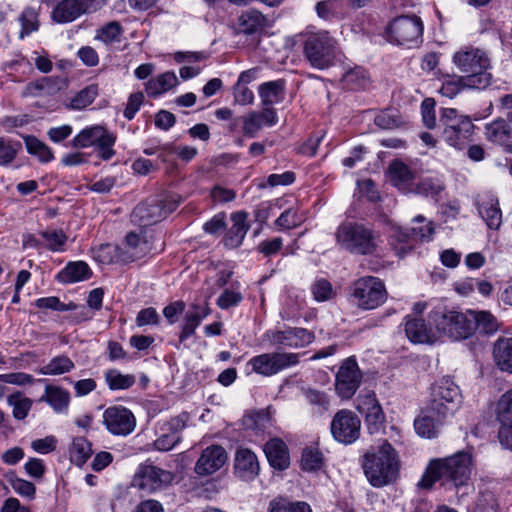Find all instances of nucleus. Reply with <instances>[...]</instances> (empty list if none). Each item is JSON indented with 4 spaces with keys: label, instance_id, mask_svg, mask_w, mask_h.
Instances as JSON below:
<instances>
[{
    "label": "nucleus",
    "instance_id": "c03bdc74",
    "mask_svg": "<svg viewBox=\"0 0 512 512\" xmlns=\"http://www.w3.org/2000/svg\"><path fill=\"white\" fill-rule=\"evenodd\" d=\"M105 382L111 390L128 389L135 384V376L123 374L117 369H109L104 374Z\"/></svg>",
    "mask_w": 512,
    "mask_h": 512
},
{
    "label": "nucleus",
    "instance_id": "39448f33",
    "mask_svg": "<svg viewBox=\"0 0 512 512\" xmlns=\"http://www.w3.org/2000/svg\"><path fill=\"white\" fill-rule=\"evenodd\" d=\"M430 321L439 333L452 340H461L474 333L476 318L471 310L460 312L440 305L430 312Z\"/></svg>",
    "mask_w": 512,
    "mask_h": 512
},
{
    "label": "nucleus",
    "instance_id": "dca6fc26",
    "mask_svg": "<svg viewBox=\"0 0 512 512\" xmlns=\"http://www.w3.org/2000/svg\"><path fill=\"white\" fill-rule=\"evenodd\" d=\"M106 0H62L52 11V19L57 23H69L82 14L99 10Z\"/></svg>",
    "mask_w": 512,
    "mask_h": 512
},
{
    "label": "nucleus",
    "instance_id": "473e14b6",
    "mask_svg": "<svg viewBox=\"0 0 512 512\" xmlns=\"http://www.w3.org/2000/svg\"><path fill=\"white\" fill-rule=\"evenodd\" d=\"M258 92L264 106L270 107L280 103L285 95V81L279 79L265 82L259 86Z\"/></svg>",
    "mask_w": 512,
    "mask_h": 512
},
{
    "label": "nucleus",
    "instance_id": "c85d7f7f",
    "mask_svg": "<svg viewBox=\"0 0 512 512\" xmlns=\"http://www.w3.org/2000/svg\"><path fill=\"white\" fill-rule=\"evenodd\" d=\"M60 90L59 80L52 77H43L29 82L22 91L23 97H46L55 95Z\"/></svg>",
    "mask_w": 512,
    "mask_h": 512
},
{
    "label": "nucleus",
    "instance_id": "2eb2a0df",
    "mask_svg": "<svg viewBox=\"0 0 512 512\" xmlns=\"http://www.w3.org/2000/svg\"><path fill=\"white\" fill-rule=\"evenodd\" d=\"M361 420L351 410H339L333 417L330 430L339 443L352 444L360 436Z\"/></svg>",
    "mask_w": 512,
    "mask_h": 512
},
{
    "label": "nucleus",
    "instance_id": "6e6552de",
    "mask_svg": "<svg viewBox=\"0 0 512 512\" xmlns=\"http://www.w3.org/2000/svg\"><path fill=\"white\" fill-rule=\"evenodd\" d=\"M423 29V22L417 15H401L387 26V40L408 48L416 47L422 42Z\"/></svg>",
    "mask_w": 512,
    "mask_h": 512
},
{
    "label": "nucleus",
    "instance_id": "4be33fe9",
    "mask_svg": "<svg viewBox=\"0 0 512 512\" xmlns=\"http://www.w3.org/2000/svg\"><path fill=\"white\" fill-rule=\"evenodd\" d=\"M121 247L122 264H128L152 253L153 247L144 233L129 232Z\"/></svg>",
    "mask_w": 512,
    "mask_h": 512
},
{
    "label": "nucleus",
    "instance_id": "9d476101",
    "mask_svg": "<svg viewBox=\"0 0 512 512\" xmlns=\"http://www.w3.org/2000/svg\"><path fill=\"white\" fill-rule=\"evenodd\" d=\"M351 298L358 308L372 310L386 301L387 291L381 279L374 276H365L353 282Z\"/></svg>",
    "mask_w": 512,
    "mask_h": 512
},
{
    "label": "nucleus",
    "instance_id": "bb28decb",
    "mask_svg": "<svg viewBox=\"0 0 512 512\" xmlns=\"http://www.w3.org/2000/svg\"><path fill=\"white\" fill-rule=\"evenodd\" d=\"M264 453L274 469L282 471L289 467V451L283 440L279 438L270 439L264 446Z\"/></svg>",
    "mask_w": 512,
    "mask_h": 512
},
{
    "label": "nucleus",
    "instance_id": "2f4dec72",
    "mask_svg": "<svg viewBox=\"0 0 512 512\" xmlns=\"http://www.w3.org/2000/svg\"><path fill=\"white\" fill-rule=\"evenodd\" d=\"M390 177L393 184L403 192H412L415 173L402 162H393L389 166Z\"/></svg>",
    "mask_w": 512,
    "mask_h": 512
},
{
    "label": "nucleus",
    "instance_id": "f8f14e48",
    "mask_svg": "<svg viewBox=\"0 0 512 512\" xmlns=\"http://www.w3.org/2000/svg\"><path fill=\"white\" fill-rule=\"evenodd\" d=\"M413 221L420 226L412 227L410 230L396 228L390 237V245L395 254L403 258L409 254L418 240L430 239L434 232L431 222H427L422 215L416 216Z\"/></svg>",
    "mask_w": 512,
    "mask_h": 512
},
{
    "label": "nucleus",
    "instance_id": "7c9ffc66",
    "mask_svg": "<svg viewBox=\"0 0 512 512\" xmlns=\"http://www.w3.org/2000/svg\"><path fill=\"white\" fill-rule=\"evenodd\" d=\"M444 418L436 415V413H429L427 408L422 415L415 419V431L421 437L434 438L437 436Z\"/></svg>",
    "mask_w": 512,
    "mask_h": 512
},
{
    "label": "nucleus",
    "instance_id": "49530a36",
    "mask_svg": "<svg viewBox=\"0 0 512 512\" xmlns=\"http://www.w3.org/2000/svg\"><path fill=\"white\" fill-rule=\"evenodd\" d=\"M7 403L12 407L13 417L17 420L25 419L33 404L30 398L24 396L20 392L10 394L7 397Z\"/></svg>",
    "mask_w": 512,
    "mask_h": 512
},
{
    "label": "nucleus",
    "instance_id": "0e129e2a",
    "mask_svg": "<svg viewBox=\"0 0 512 512\" xmlns=\"http://www.w3.org/2000/svg\"><path fill=\"white\" fill-rule=\"evenodd\" d=\"M160 435L154 441V447L159 451H169L175 447L177 443L180 442L181 437L175 436L173 433L164 431V428L161 426Z\"/></svg>",
    "mask_w": 512,
    "mask_h": 512
},
{
    "label": "nucleus",
    "instance_id": "5701e85b",
    "mask_svg": "<svg viewBox=\"0 0 512 512\" xmlns=\"http://www.w3.org/2000/svg\"><path fill=\"white\" fill-rule=\"evenodd\" d=\"M227 458V452L222 446H208L202 451L194 470L200 476L211 475L224 466Z\"/></svg>",
    "mask_w": 512,
    "mask_h": 512
},
{
    "label": "nucleus",
    "instance_id": "9b49d317",
    "mask_svg": "<svg viewBox=\"0 0 512 512\" xmlns=\"http://www.w3.org/2000/svg\"><path fill=\"white\" fill-rule=\"evenodd\" d=\"M430 396L428 412L440 417L452 415L461 403L460 390L449 377H443L433 384Z\"/></svg>",
    "mask_w": 512,
    "mask_h": 512
},
{
    "label": "nucleus",
    "instance_id": "f704fd0d",
    "mask_svg": "<svg viewBox=\"0 0 512 512\" xmlns=\"http://www.w3.org/2000/svg\"><path fill=\"white\" fill-rule=\"evenodd\" d=\"M486 137L489 141L508 146L511 138L512 128L509 123L503 119H497L485 127Z\"/></svg>",
    "mask_w": 512,
    "mask_h": 512
},
{
    "label": "nucleus",
    "instance_id": "f03ea898",
    "mask_svg": "<svg viewBox=\"0 0 512 512\" xmlns=\"http://www.w3.org/2000/svg\"><path fill=\"white\" fill-rule=\"evenodd\" d=\"M399 468L398 454L386 440L364 456V473L373 487L380 488L395 482Z\"/></svg>",
    "mask_w": 512,
    "mask_h": 512
},
{
    "label": "nucleus",
    "instance_id": "412c9836",
    "mask_svg": "<svg viewBox=\"0 0 512 512\" xmlns=\"http://www.w3.org/2000/svg\"><path fill=\"white\" fill-rule=\"evenodd\" d=\"M356 409L365 416L370 433H376L380 430L385 421V414L374 392L359 394L356 399Z\"/></svg>",
    "mask_w": 512,
    "mask_h": 512
},
{
    "label": "nucleus",
    "instance_id": "3c124183",
    "mask_svg": "<svg viewBox=\"0 0 512 512\" xmlns=\"http://www.w3.org/2000/svg\"><path fill=\"white\" fill-rule=\"evenodd\" d=\"M201 319L198 312L195 311L192 305L185 312L183 323L181 325V332L179 334V342L183 343L190 336L195 333L196 328L201 324Z\"/></svg>",
    "mask_w": 512,
    "mask_h": 512
},
{
    "label": "nucleus",
    "instance_id": "680f3d73",
    "mask_svg": "<svg viewBox=\"0 0 512 512\" xmlns=\"http://www.w3.org/2000/svg\"><path fill=\"white\" fill-rule=\"evenodd\" d=\"M303 221L302 216L292 208L286 209L275 221V224L282 229H292L299 226Z\"/></svg>",
    "mask_w": 512,
    "mask_h": 512
},
{
    "label": "nucleus",
    "instance_id": "774afa93",
    "mask_svg": "<svg viewBox=\"0 0 512 512\" xmlns=\"http://www.w3.org/2000/svg\"><path fill=\"white\" fill-rule=\"evenodd\" d=\"M185 307V302L182 300L174 301L165 306L163 309V315L167 322L169 324H175L178 321L179 315L185 311Z\"/></svg>",
    "mask_w": 512,
    "mask_h": 512
},
{
    "label": "nucleus",
    "instance_id": "ea45409f",
    "mask_svg": "<svg viewBox=\"0 0 512 512\" xmlns=\"http://www.w3.org/2000/svg\"><path fill=\"white\" fill-rule=\"evenodd\" d=\"M48 402L56 412L67 409L70 396L69 393L59 387L48 385L45 388V395L41 398Z\"/></svg>",
    "mask_w": 512,
    "mask_h": 512
},
{
    "label": "nucleus",
    "instance_id": "393cba45",
    "mask_svg": "<svg viewBox=\"0 0 512 512\" xmlns=\"http://www.w3.org/2000/svg\"><path fill=\"white\" fill-rule=\"evenodd\" d=\"M277 121L276 111L272 107H265L260 112H250L243 118V133L255 137L262 127L273 126Z\"/></svg>",
    "mask_w": 512,
    "mask_h": 512
},
{
    "label": "nucleus",
    "instance_id": "5fc2aeb1",
    "mask_svg": "<svg viewBox=\"0 0 512 512\" xmlns=\"http://www.w3.org/2000/svg\"><path fill=\"white\" fill-rule=\"evenodd\" d=\"M471 313L476 318V323L474 326V332L476 330L480 331L484 334H492L498 329V321L497 319L489 312L486 311H472Z\"/></svg>",
    "mask_w": 512,
    "mask_h": 512
},
{
    "label": "nucleus",
    "instance_id": "09e8293b",
    "mask_svg": "<svg viewBox=\"0 0 512 512\" xmlns=\"http://www.w3.org/2000/svg\"><path fill=\"white\" fill-rule=\"evenodd\" d=\"M324 465L321 451L316 447H307L302 452L301 468L307 472L320 470Z\"/></svg>",
    "mask_w": 512,
    "mask_h": 512
},
{
    "label": "nucleus",
    "instance_id": "20e7f679",
    "mask_svg": "<svg viewBox=\"0 0 512 512\" xmlns=\"http://www.w3.org/2000/svg\"><path fill=\"white\" fill-rule=\"evenodd\" d=\"M337 245L353 255H372L378 248L379 236L362 223L346 221L335 231Z\"/></svg>",
    "mask_w": 512,
    "mask_h": 512
},
{
    "label": "nucleus",
    "instance_id": "cd10ccee",
    "mask_svg": "<svg viewBox=\"0 0 512 512\" xmlns=\"http://www.w3.org/2000/svg\"><path fill=\"white\" fill-rule=\"evenodd\" d=\"M247 218L248 214L244 211H239L231 215L233 224L223 240L226 247L236 248L242 244L243 239L249 230Z\"/></svg>",
    "mask_w": 512,
    "mask_h": 512
},
{
    "label": "nucleus",
    "instance_id": "052dcab7",
    "mask_svg": "<svg viewBox=\"0 0 512 512\" xmlns=\"http://www.w3.org/2000/svg\"><path fill=\"white\" fill-rule=\"evenodd\" d=\"M244 424L247 428L264 431L271 425V416L267 411H258L250 414L244 420Z\"/></svg>",
    "mask_w": 512,
    "mask_h": 512
},
{
    "label": "nucleus",
    "instance_id": "a878e982",
    "mask_svg": "<svg viewBox=\"0 0 512 512\" xmlns=\"http://www.w3.org/2000/svg\"><path fill=\"white\" fill-rule=\"evenodd\" d=\"M235 473L244 480H252L260 470L256 454L248 448H240L235 454Z\"/></svg>",
    "mask_w": 512,
    "mask_h": 512
},
{
    "label": "nucleus",
    "instance_id": "a19ab883",
    "mask_svg": "<svg viewBox=\"0 0 512 512\" xmlns=\"http://www.w3.org/2000/svg\"><path fill=\"white\" fill-rule=\"evenodd\" d=\"M75 367L74 362L65 355L53 357L46 365L42 366L39 373L42 375H62L70 372Z\"/></svg>",
    "mask_w": 512,
    "mask_h": 512
},
{
    "label": "nucleus",
    "instance_id": "58836bf2",
    "mask_svg": "<svg viewBox=\"0 0 512 512\" xmlns=\"http://www.w3.org/2000/svg\"><path fill=\"white\" fill-rule=\"evenodd\" d=\"M265 25V17L257 10H247L239 17V29L245 34H253Z\"/></svg>",
    "mask_w": 512,
    "mask_h": 512
},
{
    "label": "nucleus",
    "instance_id": "ddd939ff",
    "mask_svg": "<svg viewBox=\"0 0 512 512\" xmlns=\"http://www.w3.org/2000/svg\"><path fill=\"white\" fill-rule=\"evenodd\" d=\"M299 363V354L288 352H270L252 357L248 361L251 369L262 376H273Z\"/></svg>",
    "mask_w": 512,
    "mask_h": 512
},
{
    "label": "nucleus",
    "instance_id": "79ce46f5",
    "mask_svg": "<svg viewBox=\"0 0 512 512\" xmlns=\"http://www.w3.org/2000/svg\"><path fill=\"white\" fill-rule=\"evenodd\" d=\"M494 353L499 368L512 373V338L500 339Z\"/></svg>",
    "mask_w": 512,
    "mask_h": 512
},
{
    "label": "nucleus",
    "instance_id": "e2e57ef3",
    "mask_svg": "<svg viewBox=\"0 0 512 512\" xmlns=\"http://www.w3.org/2000/svg\"><path fill=\"white\" fill-rule=\"evenodd\" d=\"M189 418L190 416L187 412H182L179 415L172 417L169 421L163 423L162 427L164 428V431L167 430L175 436L181 437V432L187 426Z\"/></svg>",
    "mask_w": 512,
    "mask_h": 512
},
{
    "label": "nucleus",
    "instance_id": "c756f323",
    "mask_svg": "<svg viewBox=\"0 0 512 512\" xmlns=\"http://www.w3.org/2000/svg\"><path fill=\"white\" fill-rule=\"evenodd\" d=\"M92 271L84 261L69 262L56 276L62 283H75L90 278Z\"/></svg>",
    "mask_w": 512,
    "mask_h": 512
},
{
    "label": "nucleus",
    "instance_id": "423d86ee",
    "mask_svg": "<svg viewBox=\"0 0 512 512\" xmlns=\"http://www.w3.org/2000/svg\"><path fill=\"white\" fill-rule=\"evenodd\" d=\"M439 124L441 139L449 147L461 151L471 142L475 125L469 116L459 113L457 109H441Z\"/></svg>",
    "mask_w": 512,
    "mask_h": 512
},
{
    "label": "nucleus",
    "instance_id": "bf43d9fd",
    "mask_svg": "<svg viewBox=\"0 0 512 512\" xmlns=\"http://www.w3.org/2000/svg\"><path fill=\"white\" fill-rule=\"evenodd\" d=\"M343 81L350 89L365 88L368 83L367 72L361 67H355L344 74Z\"/></svg>",
    "mask_w": 512,
    "mask_h": 512
},
{
    "label": "nucleus",
    "instance_id": "6ab92c4d",
    "mask_svg": "<svg viewBox=\"0 0 512 512\" xmlns=\"http://www.w3.org/2000/svg\"><path fill=\"white\" fill-rule=\"evenodd\" d=\"M265 337L272 345L289 348H301L314 340V334L305 328L288 327L284 330H269Z\"/></svg>",
    "mask_w": 512,
    "mask_h": 512
},
{
    "label": "nucleus",
    "instance_id": "1a4fd4ad",
    "mask_svg": "<svg viewBox=\"0 0 512 512\" xmlns=\"http://www.w3.org/2000/svg\"><path fill=\"white\" fill-rule=\"evenodd\" d=\"M180 198L165 195L138 204L132 212V221L140 226H149L165 219L179 206Z\"/></svg>",
    "mask_w": 512,
    "mask_h": 512
},
{
    "label": "nucleus",
    "instance_id": "de8ad7c7",
    "mask_svg": "<svg viewBox=\"0 0 512 512\" xmlns=\"http://www.w3.org/2000/svg\"><path fill=\"white\" fill-rule=\"evenodd\" d=\"M267 512H312L305 502H292L287 498H275L270 501Z\"/></svg>",
    "mask_w": 512,
    "mask_h": 512
},
{
    "label": "nucleus",
    "instance_id": "aec40b11",
    "mask_svg": "<svg viewBox=\"0 0 512 512\" xmlns=\"http://www.w3.org/2000/svg\"><path fill=\"white\" fill-rule=\"evenodd\" d=\"M173 474L153 465L142 466L134 478V485L142 491L152 493L169 485Z\"/></svg>",
    "mask_w": 512,
    "mask_h": 512
},
{
    "label": "nucleus",
    "instance_id": "6e6d98bb",
    "mask_svg": "<svg viewBox=\"0 0 512 512\" xmlns=\"http://www.w3.org/2000/svg\"><path fill=\"white\" fill-rule=\"evenodd\" d=\"M98 95V86L89 85L79 91L71 100L70 106L75 110H82L89 106Z\"/></svg>",
    "mask_w": 512,
    "mask_h": 512
},
{
    "label": "nucleus",
    "instance_id": "c9c22d12",
    "mask_svg": "<svg viewBox=\"0 0 512 512\" xmlns=\"http://www.w3.org/2000/svg\"><path fill=\"white\" fill-rule=\"evenodd\" d=\"M177 83L178 79L173 72H165L148 81L146 92L150 96H158L176 86Z\"/></svg>",
    "mask_w": 512,
    "mask_h": 512
},
{
    "label": "nucleus",
    "instance_id": "4c0bfd02",
    "mask_svg": "<svg viewBox=\"0 0 512 512\" xmlns=\"http://www.w3.org/2000/svg\"><path fill=\"white\" fill-rule=\"evenodd\" d=\"M94 259L102 264L121 263V247L120 245L105 243L92 249Z\"/></svg>",
    "mask_w": 512,
    "mask_h": 512
},
{
    "label": "nucleus",
    "instance_id": "864d4df0",
    "mask_svg": "<svg viewBox=\"0 0 512 512\" xmlns=\"http://www.w3.org/2000/svg\"><path fill=\"white\" fill-rule=\"evenodd\" d=\"M22 144L19 141L0 137V166H6L14 161Z\"/></svg>",
    "mask_w": 512,
    "mask_h": 512
},
{
    "label": "nucleus",
    "instance_id": "4d7b16f0",
    "mask_svg": "<svg viewBox=\"0 0 512 512\" xmlns=\"http://www.w3.org/2000/svg\"><path fill=\"white\" fill-rule=\"evenodd\" d=\"M466 82L465 76L447 78L443 81L439 93L444 97L452 99L463 89L471 88Z\"/></svg>",
    "mask_w": 512,
    "mask_h": 512
},
{
    "label": "nucleus",
    "instance_id": "a18cd8bd",
    "mask_svg": "<svg viewBox=\"0 0 512 512\" xmlns=\"http://www.w3.org/2000/svg\"><path fill=\"white\" fill-rule=\"evenodd\" d=\"M24 143L27 152L36 156L41 162L47 163L54 158L52 150L35 136H25Z\"/></svg>",
    "mask_w": 512,
    "mask_h": 512
},
{
    "label": "nucleus",
    "instance_id": "603ef678",
    "mask_svg": "<svg viewBox=\"0 0 512 512\" xmlns=\"http://www.w3.org/2000/svg\"><path fill=\"white\" fill-rule=\"evenodd\" d=\"M313 298L317 302H325L333 299L336 292L331 282L325 278L316 279L310 287Z\"/></svg>",
    "mask_w": 512,
    "mask_h": 512
},
{
    "label": "nucleus",
    "instance_id": "8fccbe9b",
    "mask_svg": "<svg viewBox=\"0 0 512 512\" xmlns=\"http://www.w3.org/2000/svg\"><path fill=\"white\" fill-rule=\"evenodd\" d=\"M19 22L21 24L19 37L24 39L26 36L38 30V12L32 7H26L19 16Z\"/></svg>",
    "mask_w": 512,
    "mask_h": 512
},
{
    "label": "nucleus",
    "instance_id": "4468645a",
    "mask_svg": "<svg viewBox=\"0 0 512 512\" xmlns=\"http://www.w3.org/2000/svg\"><path fill=\"white\" fill-rule=\"evenodd\" d=\"M115 140V136L102 126H92L77 134L72 140V146L74 148H87L96 145L100 150V157L103 160H109L115 154L112 149Z\"/></svg>",
    "mask_w": 512,
    "mask_h": 512
},
{
    "label": "nucleus",
    "instance_id": "338daca9",
    "mask_svg": "<svg viewBox=\"0 0 512 512\" xmlns=\"http://www.w3.org/2000/svg\"><path fill=\"white\" fill-rule=\"evenodd\" d=\"M421 114L424 125L432 129L436 126L435 102L431 98H426L421 104Z\"/></svg>",
    "mask_w": 512,
    "mask_h": 512
},
{
    "label": "nucleus",
    "instance_id": "0eeeda50",
    "mask_svg": "<svg viewBox=\"0 0 512 512\" xmlns=\"http://www.w3.org/2000/svg\"><path fill=\"white\" fill-rule=\"evenodd\" d=\"M338 53V42L327 31L312 33L304 42L305 58L312 67L320 70L332 66Z\"/></svg>",
    "mask_w": 512,
    "mask_h": 512
},
{
    "label": "nucleus",
    "instance_id": "7ed1b4c3",
    "mask_svg": "<svg viewBox=\"0 0 512 512\" xmlns=\"http://www.w3.org/2000/svg\"><path fill=\"white\" fill-rule=\"evenodd\" d=\"M453 63L465 73L466 83L472 89H485L491 83L490 58L486 51L473 46H465L455 52Z\"/></svg>",
    "mask_w": 512,
    "mask_h": 512
},
{
    "label": "nucleus",
    "instance_id": "37998d69",
    "mask_svg": "<svg viewBox=\"0 0 512 512\" xmlns=\"http://www.w3.org/2000/svg\"><path fill=\"white\" fill-rule=\"evenodd\" d=\"M91 443L84 437H76L73 439L72 445L69 450L71 461L81 466L83 465L92 455Z\"/></svg>",
    "mask_w": 512,
    "mask_h": 512
},
{
    "label": "nucleus",
    "instance_id": "b1692460",
    "mask_svg": "<svg viewBox=\"0 0 512 512\" xmlns=\"http://www.w3.org/2000/svg\"><path fill=\"white\" fill-rule=\"evenodd\" d=\"M477 209L480 217L488 228L497 230L502 223V212L498 198L492 193H484L478 197Z\"/></svg>",
    "mask_w": 512,
    "mask_h": 512
},
{
    "label": "nucleus",
    "instance_id": "69168bd1",
    "mask_svg": "<svg viewBox=\"0 0 512 512\" xmlns=\"http://www.w3.org/2000/svg\"><path fill=\"white\" fill-rule=\"evenodd\" d=\"M243 299L240 292L225 289L217 299V305L221 309H229L237 306Z\"/></svg>",
    "mask_w": 512,
    "mask_h": 512
},
{
    "label": "nucleus",
    "instance_id": "e433bc0d",
    "mask_svg": "<svg viewBox=\"0 0 512 512\" xmlns=\"http://www.w3.org/2000/svg\"><path fill=\"white\" fill-rule=\"evenodd\" d=\"M496 419L500 429L512 430V389L506 391L497 402Z\"/></svg>",
    "mask_w": 512,
    "mask_h": 512
},
{
    "label": "nucleus",
    "instance_id": "f257e3e1",
    "mask_svg": "<svg viewBox=\"0 0 512 512\" xmlns=\"http://www.w3.org/2000/svg\"><path fill=\"white\" fill-rule=\"evenodd\" d=\"M472 470L471 455L465 452L456 453L445 459L430 461L417 486L429 490L435 482L442 485L451 483L454 487L468 485Z\"/></svg>",
    "mask_w": 512,
    "mask_h": 512
},
{
    "label": "nucleus",
    "instance_id": "72a5a7b5",
    "mask_svg": "<svg viewBox=\"0 0 512 512\" xmlns=\"http://www.w3.org/2000/svg\"><path fill=\"white\" fill-rule=\"evenodd\" d=\"M405 333L413 343H432L434 336L421 318H408L405 323Z\"/></svg>",
    "mask_w": 512,
    "mask_h": 512
},
{
    "label": "nucleus",
    "instance_id": "13d9d810",
    "mask_svg": "<svg viewBox=\"0 0 512 512\" xmlns=\"http://www.w3.org/2000/svg\"><path fill=\"white\" fill-rule=\"evenodd\" d=\"M40 235L46 241V247L53 252H60L64 250V245L67 241V236L61 229L42 231Z\"/></svg>",
    "mask_w": 512,
    "mask_h": 512
},
{
    "label": "nucleus",
    "instance_id": "a211bd4d",
    "mask_svg": "<svg viewBox=\"0 0 512 512\" xmlns=\"http://www.w3.org/2000/svg\"><path fill=\"white\" fill-rule=\"evenodd\" d=\"M361 372L356 360L347 358L336 375V391L341 398H351L361 383Z\"/></svg>",
    "mask_w": 512,
    "mask_h": 512
},
{
    "label": "nucleus",
    "instance_id": "f3484780",
    "mask_svg": "<svg viewBox=\"0 0 512 512\" xmlns=\"http://www.w3.org/2000/svg\"><path fill=\"white\" fill-rule=\"evenodd\" d=\"M103 423L111 434L127 436L135 429L136 419L126 407L112 406L104 411Z\"/></svg>",
    "mask_w": 512,
    "mask_h": 512
}]
</instances>
